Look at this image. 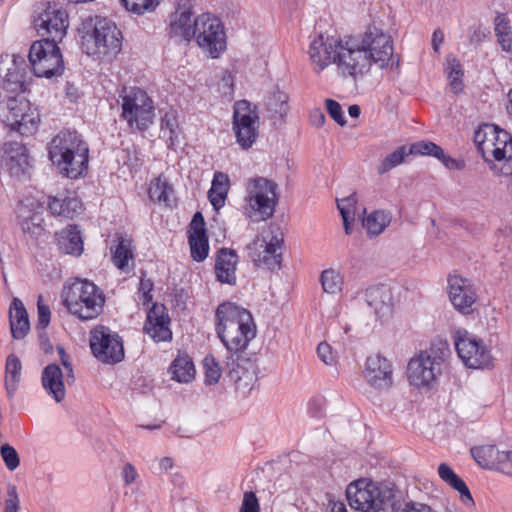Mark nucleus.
I'll use <instances>...</instances> for the list:
<instances>
[{
  "label": "nucleus",
  "instance_id": "1",
  "mask_svg": "<svg viewBox=\"0 0 512 512\" xmlns=\"http://www.w3.org/2000/svg\"><path fill=\"white\" fill-rule=\"evenodd\" d=\"M309 56L316 73L335 64L340 77L356 81L367 74L372 65L388 66L393 57V41L389 34L375 25L363 33L343 37L320 34L309 46Z\"/></svg>",
  "mask_w": 512,
  "mask_h": 512
},
{
  "label": "nucleus",
  "instance_id": "2",
  "mask_svg": "<svg viewBox=\"0 0 512 512\" xmlns=\"http://www.w3.org/2000/svg\"><path fill=\"white\" fill-rule=\"evenodd\" d=\"M216 332L227 352H244L256 336V326L251 313L232 302L218 305Z\"/></svg>",
  "mask_w": 512,
  "mask_h": 512
},
{
  "label": "nucleus",
  "instance_id": "3",
  "mask_svg": "<svg viewBox=\"0 0 512 512\" xmlns=\"http://www.w3.org/2000/svg\"><path fill=\"white\" fill-rule=\"evenodd\" d=\"M49 159L68 178L77 179L88 170L89 148L77 131L59 132L48 146Z\"/></svg>",
  "mask_w": 512,
  "mask_h": 512
},
{
  "label": "nucleus",
  "instance_id": "4",
  "mask_svg": "<svg viewBox=\"0 0 512 512\" xmlns=\"http://www.w3.org/2000/svg\"><path fill=\"white\" fill-rule=\"evenodd\" d=\"M78 31L82 48L88 55L115 57L122 50V32L107 17L88 16L82 20Z\"/></svg>",
  "mask_w": 512,
  "mask_h": 512
},
{
  "label": "nucleus",
  "instance_id": "5",
  "mask_svg": "<svg viewBox=\"0 0 512 512\" xmlns=\"http://www.w3.org/2000/svg\"><path fill=\"white\" fill-rule=\"evenodd\" d=\"M346 498L352 509L360 512H395V491L388 485H377L372 480L361 478L346 488Z\"/></svg>",
  "mask_w": 512,
  "mask_h": 512
},
{
  "label": "nucleus",
  "instance_id": "6",
  "mask_svg": "<svg viewBox=\"0 0 512 512\" xmlns=\"http://www.w3.org/2000/svg\"><path fill=\"white\" fill-rule=\"evenodd\" d=\"M63 305L69 313L82 321L96 319L105 304L103 291L93 282L84 279L65 285L62 291Z\"/></svg>",
  "mask_w": 512,
  "mask_h": 512
},
{
  "label": "nucleus",
  "instance_id": "7",
  "mask_svg": "<svg viewBox=\"0 0 512 512\" xmlns=\"http://www.w3.org/2000/svg\"><path fill=\"white\" fill-rule=\"evenodd\" d=\"M279 198V187L273 180L260 176L250 179L245 198L249 217L256 221L268 220L274 215Z\"/></svg>",
  "mask_w": 512,
  "mask_h": 512
},
{
  "label": "nucleus",
  "instance_id": "8",
  "mask_svg": "<svg viewBox=\"0 0 512 512\" xmlns=\"http://www.w3.org/2000/svg\"><path fill=\"white\" fill-rule=\"evenodd\" d=\"M0 120L21 135H31L38 127L39 117L23 96H0Z\"/></svg>",
  "mask_w": 512,
  "mask_h": 512
},
{
  "label": "nucleus",
  "instance_id": "9",
  "mask_svg": "<svg viewBox=\"0 0 512 512\" xmlns=\"http://www.w3.org/2000/svg\"><path fill=\"white\" fill-rule=\"evenodd\" d=\"M122 98V117L128 126L141 132L147 130L155 116L152 99L140 88H124Z\"/></svg>",
  "mask_w": 512,
  "mask_h": 512
},
{
  "label": "nucleus",
  "instance_id": "10",
  "mask_svg": "<svg viewBox=\"0 0 512 512\" xmlns=\"http://www.w3.org/2000/svg\"><path fill=\"white\" fill-rule=\"evenodd\" d=\"M89 344L93 356L103 364L114 365L124 360L123 339L107 326L93 328L89 333Z\"/></svg>",
  "mask_w": 512,
  "mask_h": 512
},
{
  "label": "nucleus",
  "instance_id": "11",
  "mask_svg": "<svg viewBox=\"0 0 512 512\" xmlns=\"http://www.w3.org/2000/svg\"><path fill=\"white\" fill-rule=\"evenodd\" d=\"M29 62L37 77L50 79L61 76L64 71L60 48L53 41H35L29 50Z\"/></svg>",
  "mask_w": 512,
  "mask_h": 512
},
{
  "label": "nucleus",
  "instance_id": "12",
  "mask_svg": "<svg viewBox=\"0 0 512 512\" xmlns=\"http://www.w3.org/2000/svg\"><path fill=\"white\" fill-rule=\"evenodd\" d=\"M198 46L217 58L226 49V34L221 20L210 14L203 13L195 18V35Z\"/></svg>",
  "mask_w": 512,
  "mask_h": 512
},
{
  "label": "nucleus",
  "instance_id": "13",
  "mask_svg": "<svg viewBox=\"0 0 512 512\" xmlns=\"http://www.w3.org/2000/svg\"><path fill=\"white\" fill-rule=\"evenodd\" d=\"M454 345L459 358L469 368H484L492 363V355L484 342L464 329L454 334Z\"/></svg>",
  "mask_w": 512,
  "mask_h": 512
},
{
  "label": "nucleus",
  "instance_id": "14",
  "mask_svg": "<svg viewBox=\"0 0 512 512\" xmlns=\"http://www.w3.org/2000/svg\"><path fill=\"white\" fill-rule=\"evenodd\" d=\"M259 116L256 106L247 100L235 103L233 113V130L237 143L243 148H250L258 137Z\"/></svg>",
  "mask_w": 512,
  "mask_h": 512
},
{
  "label": "nucleus",
  "instance_id": "15",
  "mask_svg": "<svg viewBox=\"0 0 512 512\" xmlns=\"http://www.w3.org/2000/svg\"><path fill=\"white\" fill-rule=\"evenodd\" d=\"M68 25L67 12L51 3L46 5L35 20L37 31L42 36H46L42 41H53L55 44L64 38Z\"/></svg>",
  "mask_w": 512,
  "mask_h": 512
},
{
  "label": "nucleus",
  "instance_id": "16",
  "mask_svg": "<svg viewBox=\"0 0 512 512\" xmlns=\"http://www.w3.org/2000/svg\"><path fill=\"white\" fill-rule=\"evenodd\" d=\"M282 244L283 240L277 236H272L268 242L256 239L247 245L248 256L257 267L271 271L279 269L282 261Z\"/></svg>",
  "mask_w": 512,
  "mask_h": 512
},
{
  "label": "nucleus",
  "instance_id": "17",
  "mask_svg": "<svg viewBox=\"0 0 512 512\" xmlns=\"http://www.w3.org/2000/svg\"><path fill=\"white\" fill-rule=\"evenodd\" d=\"M474 460L483 468L512 476V450L500 451L495 445L471 448Z\"/></svg>",
  "mask_w": 512,
  "mask_h": 512
},
{
  "label": "nucleus",
  "instance_id": "18",
  "mask_svg": "<svg viewBox=\"0 0 512 512\" xmlns=\"http://www.w3.org/2000/svg\"><path fill=\"white\" fill-rule=\"evenodd\" d=\"M448 295L454 308L460 313L468 315L474 311L476 293L470 280L458 274L448 277Z\"/></svg>",
  "mask_w": 512,
  "mask_h": 512
},
{
  "label": "nucleus",
  "instance_id": "19",
  "mask_svg": "<svg viewBox=\"0 0 512 512\" xmlns=\"http://www.w3.org/2000/svg\"><path fill=\"white\" fill-rule=\"evenodd\" d=\"M510 133L496 124L482 123L474 132L473 140L484 162L489 161L492 150L504 141H508Z\"/></svg>",
  "mask_w": 512,
  "mask_h": 512
},
{
  "label": "nucleus",
  "instance_id": "20",
  "mask_svg": "<svg viewBox=\"0 0 512 512\" xmlns=\"http://www.w3.org/2000/svg\"><path fill=\"white\" fill-rule=\"evenodd\" d=\"M390 361L380 354L370 355L365 362L363 375L366 381L378 390H385L393 383Z\"/></svg>",
  "mask_w": 512,
  "mask_h": 512
},
{
  "label": "nucleus",
  "instance_id": "21",
  "mask_svg": "<svg viewBox=\"0 0 512 512\" xmlns=\"http://www.w3.org/2000/svg\"><path fill=\"white\" fill-rule=\"evenodd\" d=\"M169 324L170 318L166 307L154 303L147 313L143 329L155 342H166L172 340V331Z\"/></svg>",
  "mask_w": 512,
  "mask_h": 512
},
{
  "label": "nucleus",
  "instance_id": "22",
  "mask_svg": "<svg viewBox=\"0 0 512 512\" xmlns=\"http://www.w3.org/2000/svg\"><path fill=\"white\" fill-rule=\"evenodd\" d=\"M188 242L191 257L196 262H203L209 252V240L205 228V220L201 212H196L189 225Z\"/></svg>",
  "mask_w": 512,
  "mask_h": 512
},
{
  "label": "nucleus",
  "instance_id": "23",
  "mask_svg": "<svg viewBox=\"0 0 512 512\" xmlns=\"http://www.w3.org/2000/svg\"><path fill=\"white\" fill-rule=\"evenodd\" d=\"M440 372L441 369L438 366L421 354L408 363V378L410 383L416 387L430 386Z\"/></svg>",
  "mask_w": 512,
  "mask_h": 512
},
{
  "label": "nucleus",
  "instance_id": "24",
  "mask_svg": "<svg viewBox=\"0 0 512 512\" xmlns=\"http://www.w3.org/2000/svg\"><path fill=\"white\" fill-rule=\"evenodd\" d=\"M239 258L235 250L231 248H220L215 258V275L220 283L236 284V266Z\"/></svg>",
  "mask_w": 512,
  "mask_h": 512
},
{
  "label": "nucleus",
  "instance_id": "25",
  "mask_svg": "<svg viewBox=\"0 0 512 512\" xmlns=\"http://www.w3.org/2000/svg\"><path fill=\"white\" fill-rule=\"evenodd\" d=\"M392 300V293L386 285L380 284L371 286L365 291V301L379 319L391 314L393 307Z\"/></svg>",
  "mask_w": 512,
  "mask_h": 512
},
{
  "label": "nucleus",
  "instance_id": "26",
  "mask_svg": "<svg viewBox=\"0 0 512 512\" xmlns=\"http://www.w3.org/2000/svg\"><path fill=\"white\" fill-rule=\"evenodd\" d=\"M489 157V169L496 175L510 177L512 176V136L502 145L494 148Z\"/></svg>",
  "mask_w": 512,
  "mask_h": 512
},
{
  "label": "nucleus",
  "instance_id": "27",
  "mask_svg": "<svg viewBox=\"0 0 512 512\" xmlns=\"http://www.w3.org/2000/svg\"><path fill=\"white\" fill-rule=\"evenodd\" d=\"M41 382L47 394L57 403L65 398L66 391L63 382V373L59 365L55 363L47 365L42 371Z\"/></svg>",
  "mask_w": 512,
  "mask_h": 512
},
{
  "label": "nucleus",
  "instance_id": "28",
  "mask_svg": "<svg viewBox=\"0 0 512 512\" xmlns=\"http://www.w3.org/2000/svg\"><path fill=\"white\" fill-rule=\"evenodd\" d=\"M57 246L64 254L80 256L83 252V239L77 225H68L55 234Z\"/></svg>",
  "mask_w": 512,
  "mask_h": 512
},
{
  "label": "nucleus",
  "instance_id": "29",
  "mask_svg": "<svg viewBox=\"0 0 512 512\" xmlns=\"http://www.w3.org/2000/svg\"><path fill=\"white\" fill-rule=\"evenodd\" d=\"M189 10L175 14L170 21L167 33L170 38L189 41L195 35V19Z\"/></svg>",
  "mask_w": 512,
  "mask_h": 512
},
{
  "label": "nucleus",
  "instance_id": "30",
  "mask_svg": "<svg viewBox=\"0 0 512 512\" xmlns=\"http://www.w3.org/2000/svg\"><path fill=\"white\" fill-rule=\"evenodd\" d=\"M9 321L12 337L14 339H23L30 329L27 311L18 298H14L9 311Z\"/></svg>",
  "mask_w": 512,
  "mask_h": 512
},
{
  "label": "nucleus",
  "instance_id": "31",
  "mask_svg": "<svg viewBox=\"0 0 512 512\" xmlns=\"http://www.w3.org/2000/svg\"><path fill=\"white\" fill-rule=\"evenodd\" d=\"M265 107L268 117L274 124L282 122L289 110L288 95L276 88L267 96Z\"/></svg>",
  "mask_w": 512,
  "mask_h": 512
},
{
  "label": "nucleus",
  "instance_id": "32",
  "mask_svg": "<svg viewBox=\"0 0 512 512\" xmlns=\"http://www.w3.org/2000/svg\"><path fill=\"white\" fill-rule=\"evenodd\" d=\"M439 477L459 492L462 502L466 505H473L474 500L466 483L451 469L446 463H441L438 467Z\"/></svg>",
  "mask_w": 512,
  "mask_h": 512
},
{
  "label": "nucleus",
  "instance_id": "33",
  "mask_svg": "<svg viewBox=\"0 0 512 512\" xmlns=\"http://www.w3.org/2000/svg\"><path fill=\"white\" fill-rule=\"evenodd\" d=\"M81 202L76 197H48V208L55 216L73 218L81 210Z\"/></svg>",
  "mask_w": 512,
  "mask_h": 512
},
{
  "label": "nucleus",
  "instance_id": "34",
  "mask_svg": "<svg viewBox=\"0 0 512 512\" xmlns=\"http://www.w3.org/2000/svg\"><path fill=\"white\" fill-rule=\"evenodd\" d=\"M112 262L121 271H127L129 261L134 259L132 240L127 236H117V244L111 247Z\"/></svg>",
  "mask_w": 512,
  "mask_h": 512
},
{
  "label": "nucleus",
  "instance_id": "35",
  "mask_svg": "<svg viewBox=\"0 0 512 512\" xmlns=\"http://www.w3.org/2000/svg\"><path fill=\"white\" fill-rule=\"evenodd\" d=\"M243 354L244 352H228L226 357L224 371L234 382H239L248 372L249 368L253 366L251 360L244 357Z\"/></svg>",
  "mask_w": 512,
  "mask_h": 512
},
{
  "label": "nucleus",
  "instance_id": "36",
  "mask_svg": "<svg viewBox=\"0 0 512 512\" xmlns=\"http://www.w3.org/2000/svg\"><path fill=\"white\" fill-rule=\"evenodd\" d=\"M229 184L230 181L227 174L219 171L214 173L208 198L215 210H219L224 206Z\"/></svg>",
  "mask_w": 512,
  "mask_h": 512
},
{
  "label": "nucleus",
  "instance_id": "37",
  "mask_svg": "<svg viewBox=\"0 0 512 512\" xmlns=\"http://www.w3.org/2000/svg\"><path fill=\"white\" fill-rule=\"evenodd\" d=\"M172 379L180 383H188L195 376V367L187 354H179L169 367Z\"/></svg>",
  "mask_w": 512,
  "mask_h": 512
},
{
  "label": "nucleus",
  "instance_id": "38",
  "mask_svg": "<svg viewBox=\"0 0 512 512\" xmlns=\"http://www.w3.org/2000/svg\"><path fill=\"white\" fill-rule=\"evenodd\" d=\"M22 365L15 354L8 355L5 365V388L9 397L17 390L21 378Z\"/></svg>",
  "mask_w": 512,
  "mask_h": 512
},
{
  "label": "nucleus",
  "instance_id": "39",
  "mask_svg": "<svg viewBox=\"0 0 512 512\" xmlns=\"http://www.w3.org/2000/svg\"><path fill=\"white\" fill-rule=\"evenodd\" d=\"M391 220L392 216L389 211L375 210L363 220V225L367 229V234L370 237H375L384 232Z\"/></svg>",
  "mask_w": 512,
  "mask_h": 512
},
{
  "label": "nucleus",
  "instance_id": "40",
  "mask_svg": "<svg viewBox=\"0 0 512 512\" xmlns=\"http://www.w3.org/2000/svg\"><path fill=\"white\" fill-rule=\"evenodd\" d=\"M27 83L24 74L17 67L16 58L13 59L11 67L7 68V72L3 78V89L6 93H22L25 92Z\"/></svg>",
  "mask_w": 512,
  "mask_h": 512
},
{
  "label": "nucleus",
  "instance_id": "41",
  "mask_svg": "<svg viewBox=\"0 0 512 512\" xmlns=\"http://www.w3.org/2000/svg\"><path fill=\"white\" fill-rule=\"evenodd\" d=\"M148 194L152 201L171 206L174 189L166 179L158 177L151 182Z\"/></svg>",
  "mask_w": 512,
  "mask_h": 512
},
{
  "label": "nucleus",
  "instance_id": "42",
  "mask_svg": "<svg viewBox=\"0 0 512 512\" xmlns=\"http://www.w3.org/2000/svg\"><path fill=\"white\" fill-rule=\"evenodd\" d=\"M494 31L498 43L505 52L512 50V28L510 21L505 14H499L494 21Z\"/></svg>",
  "mask_w": 512,
  "mask_h": 512
},
{
  "label": "nucleus",
  "instance_id": "43",
  "mask_svg": "<svg viewBox=\"0 0 512 512\" xmlns=\"http://www.w3.org/2000/svg\"><path fill=\"white\" fill-rule=\"evenodd\" d=\"M356 204L357 196L355 193L337 201V207L341 214L344 230L347 235H350L352 232V224L356 214Z\"/></svg>",
  "mask_w": 512,
  "mask_h": 512
},
{
  "label": "nucleus",
  "instance_id": "44",
  "mask_svg": "<svg viewBox=\"0 0 512 512\" xmlns=\"http://www.w3.org/2000/svg\"><path fill=\"white\" fill-rule=\"evenodd\" d=\"M449 354L450 349L448 343L441 339L434 340L431 343L430 348L421 353L425 358H429V360L433 362L435 366H438L439 369H441Z\"/></svg>",
  "mask_w": 512,
  "mask_h": 512
},
{
  "label": "nucleus",
  "instance_id": "45",
  "mask_svg": "<svg viewBox=\"0 0 512 512\" xmlns=\"http://www.w3.org/2000/svg\"><path fill=\"white\" fill-rule=\"evenodd\" d=\"M411 155L409 148L406 146H400L392 153L388 154L378 165L377 172L379 175H383L389 172L391 169L400 165L404 162L407 156Z\"/></svg>",
  "mask_w": 512,
  "mask_h": 512
},
{
  "label": "nucleus",
  "instance_id": "46",
  "mask_svg": "<svg viewBox=\"0 0 512 512\" xmlns=\"http://www.w3.org/2000/svg\"><path fill=\"white\" fill-rule=\"evenodd\" d=\"M2 161L10 175L15 177L25 174L31 167L27 152L21 154V156L12 159H3Z\"/></svg>",
  "mask_w": 512,
  "mask_h": 512
},
{
  "label": "nucleus",
  "instance_id": "47",
  "mask_svg": "<svg viewBox=\"0 0 512 512\" xmlns=\"http://www.w3.org/2000/svg\"><path fill=\"white\" fill-rule=\"evenodd\" d=\"M203 368L205 374V383L209 385L216 384L221 377L222 368L212 354H208L204 358Z\"/></svg>",
  "mask_w": 512,
  "mask_h": 512
},
{
  "label": "nucleus",
  "instance_id": "48",
  "mask_svg": "<svg viewBox=\"0 0 512 512\" xmlns=\"http://www.w3.org/2000/svg\"><path fill=\"white\" fill-rule=\"evenodd\" d=\"M322 288L325 292L335 294L341 290L342 278L333 269L324 270L320 277Z\"/></svg>",
  "mask_w": 512,
  "mask_h": 512
},
{
  "label": "nucleus",
  "instance_id": "49",
  "mask_svg": "<svg viewBox=\"0 0 512 512\" xmlns=\"http://www.w3.org/2000/svg\"><path fill=\"white\" fill-rule=\"evenodd\" d=\"M411 155H428L435 158L443 156V149L431 141H418L409 147Z\"/></svg>",
  "mask_w": 512,
  "mask_h": 512
},
{
  "label": "nucleus",
  "instance_id": "50",
  "mask_svg": "<svg viewBox=\"0 0 512 512\" xmlns=\"http://www.w3.org/2000/svg\"><path fill=\"white\" fill-rule=\"evenodd\" d=\"M124 7L137 15L152 12L159 5L158 0H121Z\"/></svg>",
  "mask_w": 512,
  "mask_h": 512
},
{
  "label": "nucleus",
  "instance_id": "51",
  "mask_svg": "<svg viewBox=\"0 0 512 512\" xmlns=\"http://www.w3.org/2000/svg\"><path fill=\"white\" fill-rule=\"evenodd\" d=\"M0 455L8 470L14 471L20 465V458L16 449L8 443L0 447Z\"/></svg>",
  "mask_w": 512,
  "mask_h": 512
},
{
  "label": "nucleus",
  "instance_id": "52",
  "mask_svg": "<svg viewBox=\"0 0 512 512\" xmlns=\"http://www.w3.org/2000/svg\"><path fill=\"white\" fill-rule=\"evenodd\" d=\"M177 128L178 124L176 119L171 115L165 114L161 119L160 133L171 145L174 144V140L177 138Z\"/></svg>",
  "mask_w": 512,
  "mask_h": 512
},
{
  "label": "nucleus",
  "instance_id": "53",
  "mask_svg": "<svg viewBox=\"0 0 512 512\" xmlns=\"http://www.w3.org/2000/svg\"><path fill=\"white\" fill-rule=\"evenodd\" d=\"M325 104L330 117L340 126H344L346 124V119L341 105L333 99H326Z\"/></svg>",
  "mask_w": 512,
  "mask_h": 512
},
{
  "label": "nucleus",
  "instance_id": "54",
  "mask_svg": "<svg viewBox=\"0 0 512 512\" xmlns=\"http://www.w3.org/2000/svg\"><path fill=\"white\" fill-rule=\"evenodd\" d=\"M37 311H38L37 328L43 330L50 323L51 311H50L49 306L43 303V297L41 295L38 296Z\"/></svg>",
  "mask_w": 512,
  "mask_h": 512
},
{
  "label": "nucleus",
  "instance_id": "55",
  "mask_svg": "<svg viewBox=\"0 0 512 512\" xmlns=\"http://www.w3.org/2000/svg\"><path fill=\"white\" fill-rule=\"evenodd\" d=\"M20 505L17 488L13 484L7 486V499L5 500L4 512H18Z\"/></svg>",
  "mask_w": 512,
  "mask_h": 512
},
{
  "label": "nucleus",
  "instance_id": "56",
  "mask_svg": "<svg viewBox=\"0 0 512 512\" xmlns=\"http://www.w3.org/2000/svg\"><path fill=\"white\" fill-rule=\"evenodd\" d=\"M3 152V159H12L21 156V154L27 152V149L21 143H18L16 141H9L4 143Z\"/></svg>",
  "mask_w": 512,
  "mask_h": 512
},
{
  "label": "nucleus",
  "instance_id": "57",
  "mask_svg": "<svg viewBox=\"0 0 512 512\" xmlns=\"http://www.w3.org/2000/svg\"><path fill=\"white\" fill-rule=\"evenodd\" d=\"M240 512H260L259 502L254 492L244 493Z\"/></svg>",
  "mask_w": 512,
  "mask_h": 512
},
{
  "label": "nucleus",
  "instance_id": "58",
  "mask_svg": "<svg viewBox=\"0 0 512 512\" xmlns=\"http://www.w3.org/2000/svg\"><path fill=\"white\" fill-rule=\"evenodd\" d=\"M153 282L150 279H146L141 277L139 284V292L142 293L141 301L143 304H148L152 301V290H153Z\"/></svg>",
  "mask_w": 512,
  "mask_h": 512
},
{
  "label": "nucleus",
  "instance_id": "59",
  "mask_svg": "<svg viewBox=\"0 0 512 512\" xmlns=\"http://www.w3.org/2000/svg\"><path fill=\"white\" fill-rule=\"evenodd\" d=\"M318 357L322 362L327 365H331L334 362V355L332 353V348L326 342H322L317 347Z\"/></svg>",
  "mask_w": 512,
  "mask_h": 512
},
{
  "label": "nucleus",
  "instance_id": "60",
  "mask_svg": "<svg viewBox=\"0 0 512 512\" xmlns=\"http://www.w3.org/2000/svg\"><path fill=\"white\" fill-rule=\"evenodd\" d=\"M121 476L125 485H130L136 481L138 472L133 464L126 463L122 468Z\"/></svg>",
  "mask_w": 512,
  "mask_h": 512
},
{
  "label": "nucleus",
  "instance_id": "61",
  "mask_svg": "<svg viewBox=\"0 0 512 512\" xmlns=\"http://www.w3.org/2000/svg\"><path fill=\"white\" fill-rule=\"evenodd\" d=\"M437 159H439L443 163V165L450 170H462L465 166V163L463 161L456 160L450 156H447L445 155L444 152L443 156H439L437 157Z\"/></svg>",
  "mask_w": 512,
  "mask_h": 512
},
{
  "label": "nucleus",
  "instance_id": "62",
  "mask_svg": "<svg viewBox=\"0 0 512 512\" xmlns=\"http://www.w3.org/2000/svg\"><path fill=\"white\" fill-rule=\"evenodd\" d=\"M401 512H437L432 509L429 505L419 502H408Z\"/></svg>",
  "mask_w": 512,
  "mask_h": 512
},
{
  "label": "nucleus",
  "instance_id": "63",
  "mask_svg": "<svg viewBox=\"0 0 512 512\" xmlns=\"http://www.w3.org/2000/svg\"><path fill=\"white\" fill-rule=\"evenodd\" d=\"M448 70V78L464 76L462 65L456 58L448 60Z\"/></svg>",
  "mask_w": 512,
  "mask_h": 512
},
{
  "label": "nucleus",
  "instance_id": "64",
  "mask_svg": "<svg viewBox=\"0 0 512 512\" xmlns=\"http://www.w3.org/2000/svg\"><path fill=\"white\" fill-rule=\"evenodd\" d=\"M444 41V33L440 29H436L432 35V48L435 52H438L440 45Z\"/></svg>",
  "mask_w": 512,
  "mask_h": 512
}]
</instances>
